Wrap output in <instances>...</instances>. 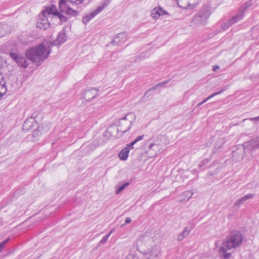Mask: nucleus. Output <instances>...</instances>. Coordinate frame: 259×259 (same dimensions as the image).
<instances>
[{
    "label": "nucleus",
    "instance_id": "a211bd4d",
    "mask_svg": "<svg viewBox=\"0 0 259 259\" xmlns=\"http://www.w3.org/2000/svg\"><path fill=\"white\" fill-rule=\"evenodd\" d=\"M254 195L253 194H249L238 199L234 203L236 206H239L244 203V202L248 199H252L254 197Z\"/></svg>",
    "mask_w": 259,
    "mask_h": 259
},
{
    "label": "nucleus",
    "instance_id": "a18cd8bd",
    "mask_svg": "<svg viewBox=\"0 0 259 259\" xmlns=\"http://www.w3.org/2000/svg\"><path fill=\"white\" fill-rule=\"evenodd\" d=\"M137 142V141H136V140H134L132 142H131V143L133 145H134L135 144H136Z\"/></svg>",
    "mask_w": 259,
    "mask_h": 259
},
{
    "label": "nucleus",
    "instance_id": "4c0bfd02",
    "mask_svg": "<svg viewBox=\"0 0 259 259\" xmlns=\"http://www.w3.org/2000/svg\"><path fill=\"white\" fill-rule=\"evenodd\" d=\"M132 220L131 219V218H126L125 219V224H128V223H130L131 222Z\"/></svg>",
    "mask_w": 259,
    "mask_h": 259
},
{
    "label": "nucleus",
    "instance_id": "423d86ee",
    "mask_svg": "<svg viewBox=\"0 0 259 259\" xmlns=\"http://www.w3.org/2000/svg\"><path fill=\"white\" fill-rule=\"evenodd\" d=\"M144 254L147 256V259H157L161 255V249L156 245L145 250Z\"/></svg>",
    "mask_w": 259,
    "mask_h": 259
},
{
    "label": "nucleus",
    "instance_id": "0eeeda50",
    "mask_svg": "<svg viewBox=\"0 0 259 259\" xmlns=\"http://www.w3.org/2000/svg\"><path fill=\"white\" fill-rule=\"evenodd\" d=\"M49 17L44 13H41L38 15V19L36 26L37 28L46 30L50 27V23L49 21Z\"/></svg>",
    "mask_w": 259,
    "mask_h": 259
},
{
    "label": "nucleus",
    "instance_id": "58836bf2",
    "mask_svg": "<svg viewBox=\"0 0 259 259\" xmlns=\"http://www.w3.org/2000/svg\"><path fill=\"white\" fill-rule=\"evenodd\" d=\"M220 68V67L218 65H214L213 66V68H212V70L213 71H217L218 70H219Z\"/></svg>",
    "mask_w": 259,
    "mask_h": 259
},
{
    "label": "nucleus",
    "instance_id": "2f4dec72",
    "mask_svg": "<svg viewBox=\"0 0 259 259\" xmlns=\"http://www.w3.org/2000/svg\"><path fill=\"white\" fill-rule=\"evenodd\" d=\"M57 16H58L59 18L60 21L62 22H65L67 21V19H68L67 18L66 16H65L64 15L60 14L59 12V15H57Z\"/></svg>",
    "mask_w": 259,
    "mask_h": 259
},
{
    "label": "nucleus",
    "instance_id": "3c124183",
    "mask_svg": "<svg viewBox=\"0 0 259 259\" xmlns=\"http://www.w3.org/2000/svg\"><path fill=\"white\" fill-rule=\"evenodd\" d=\"M247 119H244L243 121H244L245 120H246Z\"/></svg>",
    "mask_w": 259,
    "mask_h": 259
},
{
    "label": "nucleus",
    "instance_id": "a878e982",
    "mask_svg": "<svg viewBox=\"0 0 259 259\" xmlns=\"http://www.w3.org/2000/svg\"><path fill=\"white\" fill-rule=\"evenodd\" d=\"M6 82L3 78L2 80H0V97L6 93Z\"/></svg>",
    "mask_w": 259,
    "mask_h": 259
},
{
    "label": "nucleus",
    "instance_id": "603ef678",
    "mask_svg": "<svg viewBox=\"0 0 259 259\" xmlns=\"http://www.w3.org/2000/svg\"><path fill=\"white\" fill-rule=\"evenodd\" d=\"M154 155L156 154V152H155L154 154H153Z\"/></svg>",
    "mask_w": 259,
    "mask_h": 259
},
{
    "label": "nucleus",
    "instance_id": "9d476101",
    "mask_svg": "<svg viewBox=\"0 0 259 259\" xmlns=\"http://www.w3.org/2000/svg\"><path fill=\"white\" fill-rule=\"evenodd\" d=\"M246 149L250 151L251 152L259 148V137H256L255 138L252 139L244 144Z\"/></svg>",
    "mask_w": 259,
    "mask_h": 259
},
{
    "label": "nucleus",
    "instance_id": "f03ea898",
    "mask_svg": "<svg viewBox=\"0 0 259 259\" xmlns=\"http://www.w3.org/2000/svg\"><path fill=\"white\" fill-rule=\"evenodd\" d=\"M211 14L210 8L207 6H203L193 16L191 22L194 26H201L206 25L208 19Z\"/></svg>",
    "mask_w": 259,
    "mask_h": 259
},
{
    "label": "nucleus",
    "instance_id": "f704fd0d",
    "mask_svg": "<svg viewBox=\"0 0 259 259\" xmlns=\"http://www.w3.org/2000/svg\"><path fill=\"white\" fill-rule=\"evenodd\" d=\"M153 147H155V148L157 147V148H158V146L156 145L154 143H151V144H150V145L148 146V148H149V150H152Z\"/></svg>",
    "mask_w": 259,
    "mask_h": 259
},
{
    "label": "nucleus",
    "instance_id": "393cba45",
    "mask_svg": "<svg viewBox=\"0 0 259 259\" xmlns=\"http://www.w3.org/2000/svg\"><path fill=\"white\" fill-rule=\"evenodd\" d=\"M151 239L147 236L145 237H141L138 241H137V244L139 246H144L146 245V241H151Z\"/></svg>",
    "mask_w": 259,
    "mask_h": 259
},
{
    "label": "nucleus",
    "instance_id": "2eb2a0df",
    "mask_svg": "<svg viewBox=\"0 0 259 259\" xmlns=\"http://www.w3.org/2000/svg\"><path fill=\"white\" fill-rule=\"evenodd\" d=\"M35 124L34 118L30 117L24 121L22 129L24 131H27L32 128Z\"/></svg>",
    "mask_w": 259,
    "mask_h": 259
},
{
    "label": "nucleus",
    "instance_id": "6e6552de",
    "mask_svg": "<svg viewBox=\"0 0 259 259\" xmlns=\"http://www.w3.org/2000/svg\"><path fill=\"white\" fill-rule=\"evenodd\" d=\"M59 8L60 12L66 14L68 15L73 17H76L78 15V12L68 7L65 0H60Z\"/></svg>",
    "mask_w": 259,
    "mask_h": 259
},
{
    "label": "nucleus",
    "instance_id": "49530a36",
    "mask_svg": "<svg viewBox=\"0 0 259 259\" xmlns=\"http://www.w3.org/2000/svg\"><path fill=\"white\" fill-rule=\"evenodd\" d=\"M206 102H207V100H206V99H205L202 101H201V102L203 104V103H205Z\"/></svg>",
    "mask_w": 259,
    "mask_h": 259
},
{
    "label": "nucleus",
    "instance_id": "7c9ffc66",
    "mask_svg": "<svg viewBox=\"0 0 259 259\" xmlns=\"http://www.w3.org/2000/svg\"><path fill=\"white\" fill-rule=\"evenodd\" d=\"M2 26L3 28L0 29V34L5 32V35L7 33V31L6 29H8V26L7 24H0V26Z\"/></svg>",
    "mask_w": 259,
    "mask_h": 259
},
{
    "label": "nucleus",
    "instance_id": "dca6fc26",
    "mask_svg": "<svg viewBox=\"0 0 259 259\" xmlns=\"http://www.w3.org/2000/svg\"><path fill=\"white\" fill-rule=\"evenodd\" d=\"M42 13L48 16L49 18L51 17V15L57 16L59 15V12L58 11L56 7L54 5H51L50 7H47L45 10L42 12Z\"/></svg>",
    "mask_w": 259,
    "mask_h": 259
},
{
    "label": "nucleus",
    "instance_id": "7ed1b4c3",
    "mask_svg": "<svg viewBox=\"0 0 259 259\" xmlns=\"http://www.w3.org/2000/svg\"><path fill=\"white\" fill-rule=\"evenodd\" d=\"M243 237L241 233L238 231H233L227 236L226 240L223 243L224 247L228 249L238 247L242 242Z\"/></svg>",
    "mask_w": 259,
    "mask_h": 259
},
{
    "label": "nucleus",
    "instance_id": "8fccbe9b",
    "mask_svg": "<svg viewBox=\"0 0 259 259\" xmlns=\"http://www.w3.org/2000/svg\"><path fill=\"white\" fill-rule=\"evenodd\" d=\"M77 1H79V3H81L83 0H76Z\"/></svg>",
    "mask_w": 259,
    "mask_h": 259
},
{
    "label": "nucleus",
    "instance_id": "ea45409f",
    "mask_svg": "<svg viewBox=\"0 0 259 259\" xmlns=\"http://www.w3.org/2000/svg\"><path fill=\"white\" fill-rule=\"evenodd\" d=\"M249 120L259 121V116L256 117L250 118H249Z\"/></svg>",
    "mask_w": 259,
    "mask_h": 259
},
{
    "label": "nucleus",
    "instance_id": "c9c22d12",
    "mask_svg": "<svg viewBox=\"0 0 259 259\" xmlns=\"http://www.w3.org/2000/svg\"><path fill=\"white\" fill-rule=\"evenodd\" d=\"M169 82V80H166V81H163V82H159L158 83V85H159L160 86H163L165 84H166V83H167L168 82Z\"/></svg>",
    "mask_w": 259,
    "mask_h": 259
},
{
    "label": "nucleus",
    "instance_id": "37998d69",
    "mask_svg": "<svg viewBox=\"0 0 259 259\" xmlns=\"http://www.w3.org/2000/svg\"><path fill=\"white\" fill-rule=\"evenodd\" d=\"M159 85H158V83L152 88V90H156Z\"/></svg>",
    "mask_w": 259,
    "mask_h": 259
},
{
    "label": "nucleus",
    "instance_id": "5701e85b",
    "mask_svg": "<svg viewBox=\"0 0 259 259\" xmlns=\"http://www.w3.org/2000/svg\"><path fill=\"white\" fill-rule=\"evenodd\" d=\"M129 153L128 148H123L119 153L118 156L122 160H125L127 159Z\"/></svg>",
    "mask_w": 259,
    "mask_h": 259
},
{
    "label": "nucleus",
    "instance_id": "bb28decb",
    "mask_svg": "<svg viewBox=\"0 0 259 259\" xmlns=\"http://www.w3.org/2000/svg\"><path fill=\"white\" fill-rule=\"evenodd\" d=\"M158 11H160V8H155L152 10L151 13V16L152 18L155 19H157L159 17V12Z\"/></svg>",
    "mask_w": 259,
    "mask_h": 259
},
{
    "label": "nucleus",
    "instance_id": "e433bc0d",
    "mask_svg": "<svg viewBox=\"0 0 259 259\" xmlns=\"http://www.w3.org/2000/svg\"><path fill=\"white\" fill-rule=\"evenodd\" d=\"M143 137H144V135L139 136L135 140H136V141H137L138 142L139 141L142 140Z\"/></svg>",
    "mask_w": 259,
    "mask_h": 259
},
{
    "label": "nucleus",
    "instance_id": "9b49d317",
    "mask_svg": "<svg viewBox=\"0 0 259 259\" xmlns=\"http://www.w3.org/2000/svg\"><path fill=\"white\" fill-rule=\"evenodd\" d=\"M107 4H104L97 8V9L93 12L83 17L82 22L86 24L91 19L93 18L96 15L102 11L107 6Z\"/></svg>",
    "mask_w": 259,
    "mask_h": 259
},
{
    "label": "nucleus",
    "instance_id": "6ab92c4d",
    "mask_svg": "<svg viewBox=\"0 0 259 259\" xmlns=\"http://www.w3.org/2000/svg\"><path fill=\"white\" fill-rule=\"evenodd\" d=\"M229 250L227 247H224L222 244V247L220 249V253L223 259H229L231 256V253H228L227 250Z\"/></svg>",
    "mask_w": 259,
    "mask_h": 259
},
{
    "label": "nucleus",
    "instance_id": "f8f14e48",
    "mask_svg": "<svg viewBox=\"0 0 259 259\" xmlns=\"http://www.w3.org/2000/svg\"><path fill=\"white\" fill-rule=\"evenodd\" d=\"M243 17V14L242 12L239 13L235 16H233L231 19H229L226 23H224L222 25V28L223 30L227 29L229 27L232 25L233 24L237 22L239 20H241Z\"/></svg>",
    "mask_w": 259,
    "mask_h": 259
},
{
    "label": "nucleus",
    "instance_id": "c03bdc74",
    "mask_svg": "<svg viewBox=\"0 0 259 259\" xmlns=\"http://www.w3.org/2000/svg\"><path fill=\"white\" fill-rule=\"evenodd\" d=\"M2 28H3V27L2 26H0V29H2ZM5 32L3 33H2V34H0V37H3V36H5Z\"/></svg>",
    "mask_w": 259,
    "mask_h": 259
},
{
    "label": "nucleus",
    "instance_id": "4be33fe9",
    "mask_svg": "<svg viewBox=\"0 0 259 259\" xmlns=\"http://www.w3.org/2000/svg\"><path fill=\"white\" fill-rule=\"evenodd\" d=\"M67 37L64 31H62L59 33L57 38L56 40V42H57L58 44H61L64 43Z\"/></svg>",
    "mask_w": 259,
    "mask_h": 259
},
{
    "label": "nucleus",
    "instance_id": "de8ad7c7",
    "mask_svg": "<svg viewBox=\"0 0 259 259\" xmlns=\"http://www.w3.org/2000/svg\"><path fill=\"white\" fill-rule=\"evenodd\" d=\"M202 104L201 103V102H200L199 103L197 104V105H196V106L197 107H199L200 106H201Z\"/></svg>",
    "mask_w": 259,
    "mask_h": 259
},
{
    "label": "nucleus",
    "instance_id": "f257e3e1",
    "mask_svg": "<svg viewBox=\"0 0 259 259\" xmlns=\"http://www.w3.org/2000/svg\"><path fill=\"white\" fill-rule=\"evenodd\" d=\"M51 52L49 47L39 45L37 47L28 49L26 52V57L34 63L40 64L47 59Z\"/></svg>",
    "mask_w": 259,
    "mask_h": 259
},
{
    "label": "nucleus",
    "instance_id": "09e8293b",
    "mask_svg": "<svg viewBox=\"0 0 259 259\" xmlns=\"http://www.w3.org/2000/svg\"><path fill=\"white\" fill-rule=\"evenodd\" d=\"M206 100H207V101L209 100L210 99H211V98L210 97V96H209L208 97H207L206 98H205Z\"/></svg>",
    "mask_w": 259,
    "mask_h": 259
},
{
    "label": "nucleus",
    "instance_id": "f3484780",
    "mask_svg": "<svg viewBox=\"0 0 259 259\" xmlns=\"http://www.w3.org/2000/svg\"><path fill=\"white\" fill-rule=\"evenodd\" d=\"M126 34L124 32L118 33L112 41L113 44L118 45L120 43H123L126 40Z\"/></svg>",
    "mask_w": 259,
    "mask_h": 259
},
{
    "label": "nucleus",
    "instance_id": "a19ab883",
    "mask_svg": "<svg viewBox=\"0 0 259 259\" xmlns=\"http://www.w3.org/2000/svg\"><path fill=\"white\" fill-rule=\"evenodd\" d=\"M208 162L207 160H203L202 161V163H201V164H200V165H199V166H200V167H201V166H203V165H205V164H206V162Z\"/></svg>",
    "mask_w": 259,
    "mask_h": 259
},
{
    "label": "nucleus",
    "instance_id": "4468645a",
    "mask_svg": "<svg viewBox=\"0 0 259 259\" xmlns=\"http://www.w3.org/2000/svg\"><path fill=\"white\" fill-rule=\"evenodd\" d=\"M188 225L190 226L185 227L184 230L178 235L177 239L178 241H181L187 237L194 227L192 223H189Z\"/></svg>",
    "mask_w": 259,
    "mask_h": 259
},
{
    "label": "nucleus",
    "instance_id": "20e7f679",
    "mask_svg": "<svg viewBox=\"0 0 259 259\" xmlns=\"http://www.w3.org/2000/svg\"><path fill=\"white\" fill-rule=\"evenodd\" d=\"M132 116L135 118V115L133 113H129L126 114L123 117L119 119L118 126L120 127V129L117 128V130H120L123 133H125L128 131L131 126L132 121H126L127 120V116Z\"/></svg>",
    "mask_w": 259,
    "mask_h": 259
},
{
    "label": "nucleus",
    "instance_id": "412c9836",
    "mask_svg": "<svg viewBox=\"0 0 259 259\" xmlns=\"http://www.w3.org/2000/svg\"><path fill=\"white\" fill-rule=\"evenodd\" d=\"M193 195V193L191 191H187L182 193L180 196V201L188 200L190 199Z\"/></svg>",
    "mask_w": 259,
    "mask_h": 259
},
{
    "label": "nucleus",
    "instance_id": "aec40b11",
    "mask_svg": "<svg viewBox=\"0 0 259 259\" xmlns=\"http://www.w3.org/2000/svg\"><path fill=\"white\" fill-rule=\"evenodd\" d=\"M178 5L181 8L187 9L191 6L192 0H176Z\"/></svg>",
    "mask_w": 259,
    "mask_h": 259
},
{
    "label": "nucleus",
    "instance_id": "ddd939ff",
    "mask_svg": "<svg viewBox=\"0 0 259 259\" xmlns=\"http://www.w3.org/2000/svg\"><path fill=\"white\" fill-rule=\"evenodd\" d=\"M98 90L95 88L87 90L82 95L83 98L86 101H91L98 95Z\"/></svg>",
    "mask_w": 259,
    "mask_h": 259
},
{
    "label": "nucleus",
    "instance_id": "473e14b6",
    "mask_svg": "<svg viewBox=\"0 0 259 259\" xmlns=\"http://www.w3.org/2000/svg\"><path fill=\"white\" fill-rule=\"evenodd\" d=\"M9 240V239L7 238L5 240H4L3 242L0 243V252L1 251L2 249L4 247L6 243H7Z\"/></svg>",
    "mask_w": 259,
    "mask_h": 259
},
{
    "label": "nucleus",
    "instance_id": "39448f33",
    "mask_svg": "<svg viewBox=\"0 0 259 259\" xmlns=\"http://www.w3.org/2000/svg\"><path fill=\"white\" fill-rule=\"evenodd\" d=\"M246 148L243 145H239L232 151V157L235 161H240L245 156Z\"/></svg>",
    "mask_w": 259,
    "mask_h": 259
},
{
    "label": "nucleus",
    "instance_id": "cd10ccee",
    "mask_svg": "<svg viewBox=\"0 0 259 259\" xmlns=\"http://www.w3.org/2000/svg\"><path fill=\"white\" fill-rule=\"evenodd\" d=\"M130 185L128 182L124 183L123 185L121 186L116 191V194H119L122 191L125 189L126 187H127Z\"/></svg>",
    "mask_w": 259,
    "mask_h": 259
},
{
    "label": "nucleus",
    "instance_id": "b1692460",
    "mask_svg": "<svg viewBox=\"0 0 259 259\" xmlns=\"http://www.w3.org/2000/svg\"><path fill=\"white\" fill-rule=\"evenodd\" d=\"M225 142V140L224 138H219L214 144V146L213 148V152H216L217 150H218L219 148L222 147Z\"/></svg>",
    "mask_w": 259,
    "mask_h": 259
},
{
    "label": "nucleus",
    "instance_id": "79ce46f5",
    "mask_svg": "<svg viewBox=\"0 0 259 259\" xmlns=\"http://www.w3.org/2000/svg\"><path fill=\"white\" fill-rule=\"evenodd\" d=\"M128 149L130 150V149H132L134 148V145H133L131 143H130L128 146Z\"/></svg>",
    "mask_w": 259,
    "mask_h": 259
},
{
    "label": "nucleus",
    "instance_id": "c756f323",
    "mask_svg": "<svg viewBox=\"0 0 259 259\" xmlns=\"http://www.w3.org/2000/svg\"><path fill=\"white\" fill-rule=\"evenodd\" d=\"M226 90H227V88L226 87H224L222 90H221L220 91L215 92V93L212 94L211 95H209V96H210V97L211 98H212L214 97V96H215L217 95H220V94H222V93H223Z\"/></svg>",
    "mask_w": 259,
    "mask_h": 259
},
{
    "label": "nucleus",
    "instance_id": "72a5a7b5",
    "mask_svg": "<svg viewBox=\"0 0 259 259\" xmlns=\"http://www.w3.org/2000/svg\"><path fill=\"white\" fill-rule=\"evenodd\" d=\"M157 8H160V11H158V12H159L160 13L159 16L163 15L164 14H168V13L166 11L164 10L161 7H159Z\"/></svg>",
    "mask_w": 259,
    "mask_h": 259
},
{
    "label": "nucleus",
    "instance_id": "c85d7f7f",
    "mask_svg": "<svg viewBox=\"0 0 259 259\" xmlns=\"http://www.w3.org/2000/svg\"><path fill=\"white\" fill-rule=\"evenodd\" d=\"M112 231H111L108 234L104 236L103 238L100 240L99 243L100 244H104L108 240L109 237L112 233Z\"/></svg>",
    "mask_w": 259,
    "mask_h": 259
},
{
    "label": "nucleus",
    "instance_id": "1a4fd4ad",
    "mask_svg": "<svg viewBox=\"0 0 259 259\" xmlns=\"http://www.w3.org/2000/svg\"><path fill=\"white\" fill-rule=\"evenodd\" d=\"M9 55L19 67L26 68L28 66L26 59L22 55L15 52H10Z\"/></svg>",
    "mask_w": 259,
    "mask_h": 259
}]
</instances>
